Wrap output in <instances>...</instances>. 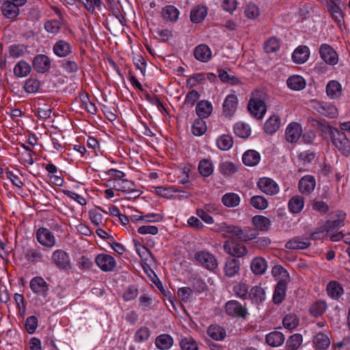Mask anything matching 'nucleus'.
Returning a JSON list of instances; mask_svg holds the SVG:
<instances>
[{
	"mask_svg": "<svg viewBox=\"0 0 350 350\" xmlns=\"http://www.w3.org/2000/svg\"><path fill=\"white\" fill-rule=\"evenodd\" d=\"M267 94L263 91L256 90L252 93L247 104L250 113L257 119H262L267 111L265 100Z\"/></svg>",
	"mask_w": 350,
	"mask_h": 350,
	"instance_id": "nucleus-1",
	"label": "nucleus"
},
{
	"mask_svg": "<svg viewBox=\"0 0 350 350\" xmlns=\"http://www.w3.org/2000/svg\"><path fill=\"white\" fill-rule=\"evenodd\" d=\"M325 131L329 133L333 145L345 157L350 154V142L343 132L336 128L327 125Z\"/></svg>",
	"mask_w": 350,
	"mask_h": 350,
	"instance_id": "nucleus-2",
	"label": "nucleus"
},
{
	"mask_svg": "<svg viewBox=\"0 0 350 350\" xmlns=\"http://www.w3.org/2000/svg\"><path fill=\"white\" fill-rule=\"evenodd\" d=\"M194 259L204 269L215 272L218 268V262L215 256L206 250L198 251L194 254Z\"/></svg>",
	"mask_w": 350,
	"mask_h": 350,
	"instance_id": "nucleus-3",
	"label": "nucleus"
},
{
	"mask_svg": "<svg viewBox=\"0 0 350 350\" xmlns=\"http://www.w3.org/2000/svg\"><path fill=\"white\" fill-rule=\"evenodd\" d=\"M52 261L62 270H68L71 268L69 255L62 250H57L53 253Z\"/></svg>",
	"mask_w": 350,
	"mask_h": 350,
	"instance_id": "nucleus-4",
	"label": "nucleus"
},
{
	"mask_svg": "<svg viewBox=\"0 0 350 350\" xmlns=\"http://www.w3.org/2000/svg\"><path fill=\"white\" fill-rule=\"evenodd\" d=\"M224 250L232 256L242 257L247 251L246 247L235 241H226L224 244Z\"/></svg>",
	"mask_w": 350,
	"mask_h": 350,
	"instance_id": "nucleus-5",
	"label": "nucleus"
},
{
	"mask_svg": "<svg viewBox=\"0 0 350 350\" xmlns=\"http://www.w3.org/2000/svg\"><path fill=\"white\" fill-rule=\"evenodd\" d=\"M226 312L230 316L245 318L247 314V309L238 301L230 300L225 306Z\"/></svg>",
	"mask_w": 350,
	"mask_h": 350,
	"instance_id": "nucleus-6",
	"label": "nucleus"
},
{
	"mask_svg": "<svg viewBox=\"0 0 350 350\" xmlns=\"http://www.w3.org/2000/svg\"><path fill=\"white\" fill-rule=\"evenodd\" d=\"M319 54L322 59L327 64L335 65L338 63V55L334 49L329 44H321L319 49Z\"/></svg>",
	"mask_w": 350,
	"mask_h": 350,
	"instance_id": "nucleus-7",
	"label": "nucleus"
},
{
	"mask_svg": "<svg viewBox=\"0 0 350 350\" xmlns=\"http://www.w3.org/2000/svg\"><path fill=\"white\" fill-rule=\"evenodd\" d=\"M38 241L42 245L52 247L55 244V239L53 234L46 228H40L36 232Z\"/></svg>",
	"mask_w": 350,
	"mask_h": 350,
	"instance_id": "nucleus-8",
	"label": "nucleus"
},
{
	"mask_svg": "<svg viewBox=\"0 0 350 350\" xmlns=\"http://www.w3.org/2000/svg\"><path fill=\"white\" fill-rule=\"evenodd\" d=\"M257 185L258 188L267 195H275L279 191L278 184L272 179L267 177L259 179Z\"/></svg>",
	"mask_w": 350,
	"mask_h": 350,
	"instance_id": "nucleus-9",
	"label": "nucleus"
},
{
	"mask_svg": "<svg viewBox=\"0 0 350 350\" xmlns=\"http://www.w3.org/2000/svg\"><path fill=\"white\" fill-rule=\"evenodd\" d=\"M95 262L104 271H112L116 265L114 258L106 254L98 255L95 258Z\"/></svg>",
	"mask_w": 350,
	"mask_h": 350,
	"instance_id": "nucleus-10",
	"label": "nucleus"
},
{
	"mask_svg": "<svg viewBox=\"0 0 350 350\" xmlns=\"http://www.w3.org/2000/svg\"><path fill=\"white\" fill-rule=\"evenodd\" d=\"M33 67L36 72L45 73L48 72L51 68V60L46 55H37L33 58Z\"/></svg>",
	"mask_w": 350,
	"mask_h": 350,
	"instance_id": "nucleus-11",
	"label": "nucleus"
},
{
	"mask_svg": "<svg viewBox=\"0 0 350 350\" xmlns=\"http://www.w3.org/2000/svg\"><path fill=\"white\" fill-rule=\"evenodd\" d=\"M30 288L35 293L46 297L49 291V286L42 277H35L30 282Z\"/></svg>",
	"mask_w": 350,
	"mask_h": 350,
	"instance_id": "nucleus-12",
	"label": "nucleus"
},
{
	"mask_svg": "<svg viewBox=\"0 0 350 350\" xmlns=\"http://www.w3.org/2000/svg\"><path fill=\"white\" fill-rule=\"evenodd\" d=\"M238 104L236 95L229 94L225 98L223 103V113L226 117H231L235 112Z\"/></svg>",
	"mask_w": 350,
	"mask_h": 350,
	"instance_id": "nucleus-13",
	"label": "nucleus"
},
{
	"mask_svg": "<svg viewBox=\"0 0 350 350\" xmlns=\"http://www.w3.org/2000/svg\"><path fill=\"white\" fill-rule=\"evenodd\" d=\"M316 181L313 176L307 175L302 177L298 184L299 191L302 194L308 195L314 189Z\"/></svg>",
	"mask_w": 350,
	"mask_h": 350,
	"instance_id": "nucleus-14",
	"label": "nucleus"
},
{
	"mask_svg": "<svg viewBox=\"0 0 350 350\" xmlns=\"http://www.w3.org/2000/svg\"><path fill=\"white\" fill-rule=\"evenodd\" d=\"M301 133L302 129L301 125L297 122H292L286 129V139L289 142H296L299 139Z\"/></svg>",
	"mask_w": 350,
	"mask_h": 350,
	"instance_id": "nucleus-15",
	"label": "nucleus"
},
{
	"mask_svg": "<svg viewBox=\"0 0 350 350\" xmlns=\"http://www.w3.org/2000/svg\"><path fill=\"white\" fill-rule=\"evenodd\" d=\"M2 14L11 21H16L20 14V8L4 1L1 5Z\"/></svg>",
	"mask_w": 350,
	"mask_h": 350,
	"instance_id": "nucleus-16",
	"label": "nucleus"
},
{
	"mask_svg": "<svg viewBox=\"0 0 350 350\" xmlns=\"http://www.w3.org/2000/svg\"><path fill=\"white\" fill-rule=\"evenodd\" d=\"M194 57L198 61L207 62L212 57L211 51L206 44H199L195 48Z\"/></svg>",
	"mask_w": 350,
	"mask_h": 350,
	"instance_id": "nucleus-17",
	"label": "nucleus"
},
{
	"mask_svg": "<svg viewBox=\"0 0 350 350\" xmlns=\"http://www.w3.org/2000/svg\"><path fill=\"white\" fill-rule=\"evenodd\" d=\"M316 109L321 114L329 118H335L338 113V110L334 105L324 102L318 103Z\"/></svg>",
	"mask_w": 350,
	"mask_h": 350,
	"instance_id": "nucleus-18",
	"label": "nucleus"
},
{
	"mask_svg": "<svg viewBox=\"0 0 350 350\" xmlns=\"http://www.w3.org/2000/svg\"><path fill=\"white\" fill-rule=\"evenodd\" d=\"M342 86L340 83L335 80L329 81L326 85V94L331 99H337L342 94Z\"/></svg>",
	"mask_w": 350,
	"mask_h": 350,
	"instance_id": "nucleus-19",
	"label": "nucleus"
},
{
	"mask_svg": "<svg viewBox=\"0 0 350 350\" xmlns=\"http://www.w3.org/2000/svg\"><path fill=\"white\" fill-rule=\"evenodd\" d=\"M328 10L331 13L334 20L340 25L344 23V17L340 8L337 1L330 0L327 3Z\"/></svg>",
	"mask_w": 350,
	"mask_h": 350,
	"instance_id": "nucleus-20",
	"label": "nucleus"
},
{
	"mask_svg": "<svg viewBox=\"0 0 350 350\" xmlns=\"http://www.w3.org/2000/svg\"><path fill=\"white\" fill-rule=\"evenodd\" d=\"M54 53L59 57H65L72 52L70 44L65 40L57 41L53 46Z\"/></svg>",
	"mask_w": 350,
	"mask_h": 350,
	"instance_id": "nucleus-21",
	"label": "nucleus"
},
{
	"mask_svg": "<svg viewBox=\"0 0 350 350\" xmlns=\"http://www.w3.org/2000/svg\"><path fill=\"white\" fill-rule=\"evenodd\" d=\"M286 281L285 280H280L278 284L275 286L273 296V301L279 304L282 303L284 300V297L286 295Z\"/></svg>",
	"mask_w": 350,
	"mask_h": 350,
	"instance_id": "nucleus-22",
	"label": "nucleus"
},
{
	"mask_svg": "<svg viewBox=\"0 0 350 350\" xmlns=\"http://www.w3.org/2000/svg\"><path fill=\"white\" fill-rule=\"evenodd\" d=\"M250 268L255 275H261L264 274L267 270V261L262 257H256L252 260L250 264Z\"/></svg>",
	"mask_w": 350,
	"mask_h": 350,
	"instance_id": "nucleus-23",
	"label": "nucleus"
},
{
	"mask_svg": "<svg viewBox=\"0 0 350 350\" xmlns=\"http://www.w3.org/2000/svg\"><path fill=\"white\" fill-rule=\"evenodd\" d=\"M309 49L306 46H298L293 53V60L297 64H303L309 57Z\"/></svg>",
	"mask_w": 350,
	"mask_h": 350,
	"instance_id": "nucleus-24",
	"label": "nucleus"
},
{
	"mask_svg": "<svg viewBox=\"0 0 350 350\" xmlns=\"http://www.w3.org/2000/svg\"><path fill=\"white\" fill-rule=\"evenodd\" d=\"M336 215L338 217L337 219H327L326 221V225L327 227V233L337 232L341 227L344 226L345 214L342 212H340L338 214Z\"/></svg>",
	"mask_w": 350,
	"mask_h": 350,
	"instance_id": "nucleus-25",
	"label": "nucleus"
},
{
	"mask_svg": "<svg viewBox=\"0 0 350 350\" xmlns=\"http://www.w3.org/2000/svg\"><path fill=\"white\" fill-rule=\"evenodd\" d=\"M212 110V105L207 100L200 101L196 107L197 115L202 119L208 118L211 115Z\"/></svg>",
	"mask_w": 350,
	"mask_h": 350,
	"instance_id": "nucleus-26",
	"label": "nucleus"
},
{
	"mask_svg": "<svg viewBox=\"0 0 350 350\" xmlns=\"http://www.w3.org/2000/svg\"><path fill=\"white\" fill-rule=\"evenodd\" d=\"M207 334L215 340H222L225 338L226 329L218 325H211L207 329Z\"/></svg>",
	"mask_w": 350,
	"mask_h": 350,
	"instance_id": "nucleus-27",
	"label": "nucleus"
},
{
	"mask_svg": "<svg viewBox=\"0 0 350 350\" xmlns=\"http://www.w3.org/2000/svg\"><path fill=\"white\" fill-rule=\"evenodd\" d=\"M242 160L245 165L254 166L259 163L260 155L254 150H249L243 154Z\"/></svg>",
	"mask_w": 350,
	"mask_h": 350,
	"instance_id": "nucleus-28",
	"label": "nucleus"
},
{
	"mask_svg": "<svg viewBox=\"0 0 350 350\" xmlns=\"http://www.w3.org/2000/svg\"><path fill=\"white\" fill-rule=\"evenodd\" d=\"M174 343L172 337L167 334L158 336L155 339L156 347L161 350L169 349Z\"/></svg>",
	"mask_w": 350,
	"mask_h": 350,
	"instance_id": "nucleus-29",
	"label": "nucleus"
},
{
	"mask_svg": "<svg viewBox=\"0 0 350 350\" xmlns=\"http://www.w3.org/2000/svg\"><path fill=\"white\" fill-rule=\"evenodd\" d=\"M253 303L259 304L265 299V292L264 288L260 286H254L251 288L249 297Z\"/></svg>",
	"mask_w": 350,
	"mask_h": 350,
	"instance_id": "nucleus-30",
	"label": "nucleus"
},
{
	"mask_svg": "<svg viewBox=\"0 0 350 350\" xmlns=\"http://www.w3.org/2000/svg\"><path fill=\"white\" fill-rule=\"evenodd\" d=\"M240 269L239 260L234 258H228L225 263L224 272L228 277H233L237 274Z\"/></svg>",
	"mask_w": 350,
	"mask_h": 350,
	"instance_id": "nucleus-31",
	"label": "nucleus"
},
{
	"mask_svg": "<svg viewBox=\"0 0 350 350\" xmlns=\"http://www.w3.org/2000/svg\"><path fill=\"white\" fill-rule=\"evenodd\" d=\"M107 186H112L113 189L116 190L126 192V191L133 189L134 184L126 179L120 181L108 180Z\"/></svg>",
	"mask_w": 350,
	"mask_h": 350,
	"instance_id": "nucleus-32",
	"label": "nucleus"
},
{
	"mask_svg": "<svg viewBox=\"0 0 350 350\" xmlns=\"http://www.w3.org/2000/svg\"><path fill=\"white\" fill-rule=\"evenodd\" d=\"M310 245V242L308 239H304L300 237H295L288 241L285 247L289 250H304Z\"/></svg>",
	"mask_w": 350,
	"mask_h": 350,
	"instance_id": "nucleus-33",
	"label": "nucleus"
},
{
	"mask_svg": "<svg viewBox=\"0 0 350 350\" xmlns=\"http://www.w3.org/2000/svg\"><path fill=\"white\" fill-rule=\"evenodd\" d=\"M280 126V118L278 116L273 115L271 116L265 123L264 130L265 131L272 135L275 133Z\"/></svg>",
	"mask_w": 350,
	"mask_h": 350,
	"instance_id": "nucleus-34",
	"label": "nucleus"
},
{
	"mask_svg": "<svg viewBox=\"0 0 350 350\" xmlns=\"http://www.w3.org/2000/svg\"><path fill=\"white\" fill-rule=\"evenodd\" d=\"M288 87L295 91L303 90L306 87V81L303 77L299 75H293L286 81Z\"/></svg>",
	"mask_w": 350,
	"mask_h": 350,
	"instance_id": "nucleus-35",
	"label": "nucleus"
},
{
	"mask_svg": "<svg viewBox=\"0 0 350 350\" xmlns=\"http://www.w3.org/2000/svg\"><path fill=\"white\" fill-rule=\"evenodd\" d=\"M284 336L278 331L270 332L266 336V342L271 347H279L284 341Z\"/></svg>",
	"mask_w": 350,
	"mask_h": 350,
	"instance_id": "nucleus-36",
	"label": "nucleus"
},
{
	"mask_svg": "<svg viewBox=\"0 0 350 350\" xmlns=\"http://www.w3.org/2000/svg\"><path fill=\"white\" fill-rule=\"evenodd\" d=\"M206 14V7L204 5H198L191 10L190 18L193 23H199L204 19Z\"/></svg>",
	"mask_w": 350,
	"mask_h": 350,
	"instance_id": "nucleus-37",
	"label": "nucleus"
},
{
	"mask_svg": "<svg viewBox=\"0 0 350 350\" xmlns=\"http://www.w3.org/2000/svg\"><path fill=\"white\" fill-rule=\"evenodd\" d=\"M327 291L328 295L334 299H338L344 293L343 288L336 281H331L328 283Z\"/></svg>",
	"mask_w": 350,
	"mask_h": 350,
	"instance_id": "nucleus-38",
	"label": "nucleus"
},
{
	"mask_svg": "<svg viewBox=\"0 0 350 350\" xmlns=\"http://www.w3.org/2000/svg\"><path fill=\"white\" fill-rule=\"evenodd\" d=\"M288 208L291 213H298L301 211L304 206V199L302 196H295L288 202Z\"/></svg>",
	"mask_w": 350,
	"mask_h": 350,
	"instance_id": "nucleus-39",
	"label": "nucleus"
},
{
	"mask_svg": "<svg viewBox=\"0 0 350 350\" xmlns=\"http://www.w3.org/2000/svg\"><path fill=\"white\" fill-rule=\"evenodd\" d=\"M179 15L178 10L174 5H166L162 10V16L171 22L177 21Z\"/></svg>",
	"mask_w": 350,
	"mask_h": 350,
	"instance_id": "nucleus-40",
	"label": "nucleus"
},
{
	"mask_svg": "<svg viewBox=\"0 0 350 350\" xmlns=\"http://www.w3.org/2000/svg\"><path fill=\"white\" fill-rule=\"evenodd\" d=\"M313 342L317 349H326L330 345L329 337L323 333H318L314 338Z\"/></svg>",
	"mask_w": 350,
	"mask_h": 350,
	"instance_id": "nucleus-41",
	"label": "nucleus"
},
{
	"mask_svg": "<svg viewBox=\"0 0 350 350\" xmlns=\"http://www.w3.org/2000/svg\"><path fill=\"white\" fill-rule=\"evenodd\" d=\"M241 199L238 194L234 193H228L221 198V202L227 207H235L240 203Z\"/></svg>",
	"mask_w": 350,
	"mask_h": 350,
	"instance_id": "nucleus-42",
	"label": "nucleus"
},
{
	"mask_svg": "<svg viewBox=\"0 0 350 350\" xmlns=\"http://www.w3.org/2000/svg\"><path fill=\"white\" fill-rule=\"evenodd\" d=\"M253 224L260 230L266 231L271 226V221L269 218L262 215H256L252 218Z\"/></svg>",
	"mask_w": 350,
	"mask_h": 350,
	"instance_id": "nucleus-43",
	"label": "nucleus"
},
{
	"mask_svg": "<svg viewBox=\"0 0 350 350\" xmlns=\"http://www.w3.org/2000/svg\"><path fill=\"white\" fill-rule=\"evenodd\" d=\"M31 70V68L29 64L24 61H20L14 68V73L18 77H23L27 76Z\"/></svg>",
	"mask_w": 350,
	"mask_h": 350,
	"instance_id": "nucleus-44",
	"label": "nucleus"
},
{
	"mask_svg": "<svg viewBox=\"0 0 350 350\" xmlns=\"http://www.w3.org/2000/svg\"><path fill=\"white\" fill-rule=\"evenodd\" d=\"M303 341L302 335L295 334L289 337L286 341V349L288 350H297Z\"/></svg>",
	"mask_w": 350,
	"mask_h": 350,
	"instance_id": "nucleus-45",
	"label": "nucleus"
},
{
	"mask_svg": "<svg viewBox=\"0 0 350 350\" xmlns=\"http://www.w3.org/2000/svg\"><path fill=\"white\" fill-rule=\"evenodd\" d=\"M224 232L227 237L231 238H237L242 241L243 229H241L239 226L233 225H228L224 228Z\"/></svg>",
	"mask_w": 350,
	"mask_h": 350,
	"instance_id": "nucleus-46",
	"label": "nucleus"
},
{
	"mask_svg": "<svg viewBox=\"0 0 350 350\" xmlns=\"http://www.w3.org/2000/svg\"><path fill=\"white\" fill-rule=\"evenodd\" d=\"M217 147L221 150H228L233 145L232 136L229 135H222L217 139Z\"/></svg>",
	"mask_w": 350,
	"mask_h": 350,
	"instance_id": "nucleus-47",
	"label": "nucleus"
},
{
	"mask_svg": "<svg viewBox=\"0 0 350 350\" xmlns=\"http://www.w3.org/2000/svg\"><path fill=\"white\" fill-rule=\"evenodd\" d=\"M234 131L237 136L241 138H247L250 135L249 125L243 122L236 123L234 126Z\"/></svg>",
	"mask_w": 350,
	"mask_h": 350,
	"instance_id": "nucleus-48",
	"label": "nucleus"
},
{
	"mask_svg": "<svg viewBox=\"0 0 350 350\" xmlns=\"http://www.w3.org/2000/svg\"><path fill=\"white\" fill-rule=\"evenodd\" d=\"M327 309V304L325 301L320 300L314 303L310 308V312L313 317H319L322 315Z\"/></svg>",
	"mask_w": 350,
	"mask_h": 350,
	"instance_id": "nucleus-49",
	"label": "nucleus"
},
{
	"mask_svg": "<svg viewBox=\"0 0 350 350\" xmlns=\"http://www.w3.org/2000/svg\"><path fill=\"white\" fill-rule=\"evenodd\" d=\"M206 131V125L205 121L202 118L196 119L191 128L193 134L196 136L202 135Z\"/></svg>",
	"mask_w": 350,
	"mask_h": 350,
	"instance_id": "nucleus-50",
	"label": "nucleus"
},
{
	"mask_svg": "<svg viewBox=\"0 0 350 350\" xmlns=\"http://www.w3.org/2000/svg\"><path fill=\"white\" fill-rule=\"evenodd\" d=\"M198 170L202 176L208 177L213 172V165L208 159H203L200 161L198 165Z\"/></svg>",
	"mask_w": 350,
	"mask_h": 350,
	"instance_id": "nucleus-51",
	"label": "nucleus"
},
{
	"mask_svg": "<svg viewBox=\"0 0 350 350\" xmlns=\"http://www.w3.org/2000/svg\"><path fill=\"white\" fill-rule=\"evenodd\" d=\"M233 292L237 297L246 299L249 297L248 286L245 283H239L233 286Z\"/></svg>",
	"mask_w": 350,
	"mask_h": 350,
	"instance_id": "nucleus-52",
	"label": "nucleus"
},
{
	"mask_svg": "<svg viewBox=\"0 0 350 350\" xmlns=\"http://www.w3.org/2000/svg\"><path fill=\"white\" fill-rule=\"evenodd\" d=\"M282 323L286 329H293L298 325L299 319L295 314H289L284 317Z\"/></svg>",
	"mask_w": 350,
	"mask_h": 350,
	"instance_id": "nucleus-53",
	"label": "nucleus"
},
{
	"mask_svg": "<svg viewBox=\"0 0 350 350\" xmlns=\"http://www.w3.org/2000/svg\"><path fill=\"white\" fill-rule=\"evenodd\" d=\"M155 193L161 197L165 198H172L173 197V193L180 192L181 191L174 187H164L162 186L157 187L154 188Z\"/></svg>",
	"mask_w": 350,
	"mask_h": 350,
	"instance_id": "nucleus-54",
	"label": "nucleus"
},
{
	"mask_svg": "<svg viewBox=\"0 0 350 350\" xmlns=\"http://www.w3.org/2000/svg\"><path fill=\"white\" fill-rule=\"evenodd\" d=\"M250 204L256 209L264 210L268 206L267 200L261 196H254L250 199Z\"/></svg>",
	"mask_w": 350,
	"mask_h": 350,
	"instance_id": "nucleus-55",
	"label": "nucleus"
},
{
	"mask_svg": "<svg viewBox=\"0 0 350 350\" xmlns=\"http://www.w3.org/2000/svg\"><path fill=\"white\" fill-rule=\"evenodd\" d=\"M180 345L182 350H198L196 341L191 337H185L181 339Z\"/></svg>",
	"mask_w": 350,
	"mask_h": 350,
	"instance_id": "nucleus-56",
	"label": "nucleus"
},
{
	"mask_svg": "<svg viewBox=\"0 0 350 350\" xmlns=\"http://www.w3.org/2000/svg\"><path fill=\"white\" fill-rule=\"evenodd\" d=\"M280 46V40L276 38H271L264 45V49L266 53H270L277 51Z\"/></svg>",
	"mask_w": 350,
	"mask_h": 350,
	"instance_id": "nucleus-57",
	"label": "nucleus"
},
{
	"mask_svg": "<svg viewBox=\"0 0 350 350\" xmlns=\"http://www.w3.org/2000/svg\"><path fill=\"white\" fill-rule=\"evenodd\" d=\"M40 83L36 79H28L24 85V89L27 93H36L40 88Z\"/></svg>",
	"mask_w": 350,
	"mask_h": 350,
	"instance_id": "nucleus-58",
	"label": "nucleus"
},
{
	"mask_svg": "<svg viewBox=\"0 0 350 350\" xmlns=\"http://www.w3.org/2000/svg\"><path fill=\"white\" fill-rule=\"evenodd\" d=\"M150 332L148 327L139 328L135 334V340L137 342L146 341L150 337Z\"/></svg>",
	"mask_w": 350,
	"mask_h": 350,
	"instance_id": "nucleus-59",
	"label": "nucleus"
},
{
	"mask_svg": "<svg viewBox=\"0 0 350 350\" xmlns=\"http://www.w3.org/2000/svg\"><path fill=\"white\" fill-rule=\"evenodd\" d=\"M25 256L28 260L37 262L41 260L42 254L38 250L30 248L27 250Z\"/></svg>",
	"mask_w": 350,
	"mask_h": 350,
	"instance_id": "nucleus-60",
	"label": "nucleus"
},
{
	"mask_svg": "<svg viewBox=\"0 0 350 350\" xmlns=\"http://www.w3.org/2000/svg\"><path fill=\"white\" fill-rule=\"evenodd\" d=\"M25 327L29 334L34 333L38 327L37 317L35 316L27 317L25 323Z\"/></svg>",
	"mask_w": 350,
	"mask_h": 350,
	"instance_id": "nucleus-61",
	"label": "nucleus"
},
{
	"mask_svg": "<svg viewBox=\"0 0 350 350\" xmlns=\"http://www.w3.org/2000/svg\"><path fill=\"white\" fill-rule=\"evenodd\" d=\"M237 171V168L232 162H223L219 165V172L224 175H230Z\"/></svg>",
	"mask_w": 350,
	"mask_h": 350,
	"instance_id": "nucleus-62",
	"label": "nucleus"
},
{
	"mask_svg": "<svg viewBox=\"0 0 350 350\" xmlns=\"http://www.w3.org/2000/svg\"><path fill=\"white\" fill-rule=\"evenodd\" d=\"M86 3L82 2L85 9L92 14L95 13V9L100 10L101 0H85Z\"/></svg>",
	"mask_w": 350,
	"mask_h": 350,
	"instance_id": "nucleus-63",
	"label": "nucleus"
},
{
	"mask_svg": "<svg viewBox=\"0 0 350 350\" xmlns=\"http://www.w3.org/2000/svg\"><path fill=\"white\" fill-rule=\"evenodd\" d=\"M138 295V289L135 285L129 286L124 291L123 298L124 301H128L133 300L137 297Z\"/></svg>",
	"mask_w": 350,
	"mask_h": 350,
	"instance_id": "nucleus-64",
	"label": "nucleus"
}]
</instances>
